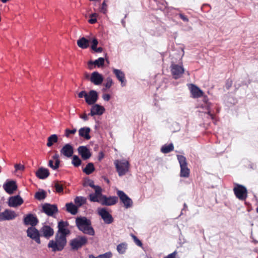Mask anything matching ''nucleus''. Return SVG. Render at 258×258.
<instances>
[{
  "label": "nucleus",
  "instance_id": "18",
  "mask_svg": "<svg viewBox=\"0 0 258 258\" xmlns=\"http://www.w3.org/2000/svg\"><path fill=\"white\" fill-rule=\"evenodd\" d=\"M41 236L48 239L54 234V230L52 228L48 225H43L40 229Z\"/></svg>",
  "mask_w": 258,
  "mask_h": 258
},
{
  "label": "nucleus",
  "instance_id": "2",
  "mask_svg": "<svg viewBox=\"0 0 258 258\" xmlns=\"http://www.w3.org/2000/svg\"><path fill=\"white\" fill-rule=\"evenodd\" d=\"M66 244V237L58 235V233H56L55 236V240H50L48 244V247L51 248L53 252L60 251L63 250Z\"/></svg>",
  "mask_w": 258,
  "mask_h": 258
},
{
  "label": "nucleus",
  "instance_id": "6",
  "mask_svg": "<svg viewBox=\"0 0 258 258\" xmlns=\"http://www.w3.org/2000/svg\"><path fill=\"white\" fill-rule=\"evenodd\" d=\"M88 242V239L85 236H78L72 239L70 241V246L72 250H76L81 248Z\"/></svg>",
  "mask_w": 258,
  "mask_h": 258
},
{
  "label": "nucleus",
  "instance_id": "46",
  "mask_svg": "<svg viewBox=\"0 0 258 258\" xmlns=\"http://www.w3.org/2000/svg\"><path fill=\"white\" fill-rule=\"evenodd\" d=\"M68 225V223L67 222H63L62 221H61L58 222V228L59 229H62V228H66V227H67Z\"/></svg>",
  "mask_w": 258,
  "mask_h": 258
},
{
  "label": "nucleus",
  "instance_id": "61",
  "mask_svg": "<svg viewBox=\"0 0 258 258\" xmlns=\"http://www.w3.org/2000/svg\"><path fill=\"white\" fill-rule=\"evenodd\" d=\"M183 207H184V208L182 209V210H183L185 208H187V205H186V204L185 203L184 204Z\"/></svg>",
  "mask_w": 258,
  "mask_h": 258
},
{
  "label": "nucleus",
  "instance_id": "33",
  "mask_svg": "<svg viewBox=\"0 0 258 258\" xmlns=\"http://www.w3.org/2000/svg\"><path fill=\"white\" fill-rule=\"evenodd\" d=\"M58 142V137L56 134L51 135L47 139V146L48 147H51L54 143Z\"/></svg>",
  "mask_w": 258,
  "mask_h": 258
},
{
  "label": "nucleus",
  "instance_id": "38",
  "mask_svg": "<svg viewBox=\"0 0 258 258\" xmlns=\"http://www.w3.org/2000/svg\"><path fill=\"white\" fill-rule=\"evenodd\" d=\"M127 248V245L125 243H121L117 246V250L120 254H123L125 253Z\"/></svg>",
  "mask_w": 258,
  "mask_h": 258
},
{
  "label": "nucleus",
  "instance_id": "27",
  "mask_svg": "<svg viewBox=\"0 0 258 258\" xmlns=\"http://www.w3.org/2000/svg\"><path fill=\"white\" fill-rule=\"evenodd\" d=\"M90 131L91 130L89 127H82L79 130V136L88 140L91 138V136L89 135Z\"/></svg>",
  "mask_w": 258,
  "mask_h": 258
},
{
  "label": "nucleus",
  "instance_id": "10",
  "mask_svg": "<svg viewBox=\"0 0 258 258\" xmlns=\"http://www.w3.org/2000/svg\"><path fill=\"white\" fill-rule=\"evenodd\" d=\"M171 72L173 78L175 79L180 78L184 73V69L182 66L176 64H172L170 67Z\"/></svg>",
  "mask_w": 258,
  "mask_h": 258
},
{
  "label": "nucleus",
  "instance_id": "29",
  "mask_svg": "<svg viewBox=\"0 0 258 258\" xmlns=\"http://www.w3.org/2000/svg\"><path fill=\"white\" fill-rule=\"evenodd\" d=\"M89 40L83 37L77 40V45L82 49H86L89 47Z\"/></svg>",
  "mask_w": 258,
  "mask_h": 258
},
{
  "label": "nucleus",
  "instance_id": "49",
  "mask_svg": "<svg viewBox=\"0 0 258 258\" xmlns=\"http://www.w3.org/2000/svg\"><path fill=\"white\" fill-rule=\"evenodd\" d=\"M111 256L112 253L111 252H107L99 255V258H111Z\"/></svg>",
  "mask_w": 258,
  "mask_h": 258
},
{
  "label": "nucleus",
  "instance_id": "32",
  "mask_svg": "<svg viewBox=\"0 0 258 258\" xmlns=\"http://www.w3.org/2000/svg\"><path fill=\"white\" fill-rule=\"evenodd\" d=\"M95 170L94 164L93 163H88L86 167L83 169V171L87 175L91 174Z\"/></svg>",
  "mask_w": 258,
  "mask_h": 258
},
{
  "label": "nucleus",
  "instance_id": "17",
  "mask_svg": "<svg viewBox=\"0 0 258 258\" xmlns=\"http://www.w3.org/2000/svg\"><path fill=\"white\" fill-rule=\"evenodd\" d=\"M98 99V94L97 91L94 90H90L85 97V101L89 105L94 104Z\"/></svg>",
  "mask_w": 258,
  "mask_h": 258
},
{
  "label": "nucleus",
  "instance_id": "51",
  "mask_svg": "<svg viewBox=\"0 0 258 258\" xmlns=\"http://www.w3.org/2000/svg\"><path fill=\"white\" fill-rule=\"evenodd\" d=\"M233 82L231 79H228L226 80V83H225V87L228 90L232 86Z\"/></svg>",
  "mask_w": 258,
  "mask_h": 258
},
{
  "label": "nucleus",
  "instance_id": "19",
  "mask_svg": "<svg viewBox=\"0 0 258 258\" xmlns=\"http://www.w3.org/2000/svg\"><path fill=\"white\" fill-rule=\"evenodd\" d=\"M24 223L26 225H31L34 227L38 223V220L33 214H28L24 218Z\"/></svg>",
  "mask_w": 258,
  "mask_h": 258
},
{
  "label": "nucleus",
  "instance_id": "21",
  "mask_svg": "<svg viewBox=\"0 0 258 258\" xmlns=\"http://www.w3.org/2000/svg\"><path fill=\"white\" fill-rule=\"evenodd\" d=\"M90 81L95 85H100L103 81V77L101 74L95 71L91 74Z\"/></svg>",
  "mask_w": 258,
  "mask_h": 258
},
{
  "label": "nucleus",
  "instance_id": "39",
  "mask_svg": "<svg viewBox=\"0 0 258 258\" xmlns=\"http://www.w3.org/2000/svg\"><path fill=\"white\" fill-rule=\"evenodd\" d=\"M77 132V128H74L72 130L66 128L64 131V136L67 138H70L72 136L74 135Z\"/></svg>",
  "mask_w": 258,
  "mask_h": 258
},
{
  "label": "nucleus",
  "instance_id": "55",
  "mask_svg": "<svg viewBox=\"0 0 258 258\" xmlns=\"http://www.w3.org/2000/svg\"><path fill=\"white\" fill-rule=\"evenodd\" d=\"M93 50L96 52L100 53L103 51V48L101 47H97V46H96V47H95V50Z\"/></svg>",
  "mask_w": 258,
  "mask_h": 258
},
{
  "label": "nucleus",
  "instance_id": "47",
  "mask_svg": "<svg viewBox=\"0 0 258 258\" xmlns=\"http://www.w3.org/2000/svg\"><path fill=\"white\" fill-rule=\"evenodd\" d=\"M132 237L134 239V242L135 243L139 246H142L143 244L142 241L139 240L138 237L134 235H132Z\"/></svg>",
  "mask_w": 258,
  "mask_h": 258
},
{
  "label": "nucleus",
  "instance_id": "30",
  "mask_svg": "<svg viewBox=\"0 0 258 258\" xmlns=\"http://www.w3.org/2000/svg\"><path fill=\"white\" fill-rule=\"evenodd\" d=\"M46 196V192L43 189H39L38 191L35 193L34 198L39 201H41L45 199Z\"/></svg>",
  "mask_w": 258,
  "mask_h": 258
},
{
  "label": "nucleus",
  "instance_id": "58",
  "mask_svg": "<svg viewBox=\"0 0 258 258\" xmlns=\"http://www.w3.org/2000/svg\"><path fill=\"white\" fill-rule=\"evenodd\" d=\"M103 178L105 182H106L107 183H109V179L107 177H106L105 176H103Z\"/></svg>",
  "mask_w": 258,
  "mask_h": 258
},
{
  "label": "nucleus",
  "instance_id": "9",
  "mask_svg": "<svg viewBox=\"0 0 258 258\" xmlns=\"http://www.w3.org/2000/svg\"><path fill=\"white\" fill-rule=\"evenodd\" d=\"M26 232L28 237L34 240L37 243H41L40 237L41 236L40 230L39 231L35 227H30L27 229Z\"/></svg>",
  "mask_w": 258,
  "mask_h": 258
},
{
  "label": "nucleus",
  "instance_id": "50",
  "mask_svg": "<svg viewBox=\"0 0 258 258\" xmlns=\"http://www.w3.org/2000/svg\"><path fill=\"white\" fill-rule=\"evenodd\" d=\"M178 16L179 18L184 22H188L189 20L187 17L183 13H179Z\"/></svg>",
  "mask_w": 258,
  "mask_h": 258
},
{
  "label": "nucleus",
  "instance_id": "26",
  "mask_svg": "<svg viewBox=\"0 0 258 258\" xmlns=\"http://www.w3.org/2000/svg\"><path fill=\"white\" fill-rule=\"evenodd\" d=\"M190 85V92L194 98H199L203 96V92L199 88L194 84Z\"/></svg>",
  "mask_w": 258,
  "mask_h": 258
},
{
  "label": "nucleus",
  "instance_id": "40",
  "mask_svg": "<svg viewBox=\"0 0 258 258\" xmlns=\"http://www.w3.org/2000/svg\"><path fill=\"white\" fill-rule=\"evenodd\" d=\"M54 187L55 189V191L57 193L63 192V185L60 184L58 181H56L54 185Z\"/></svg>",
  "mask_w": 258,
  "mask_h": 258
},
{
  "label": "nucleus",
  "instance_id": "24",
  "mask_svg": "<svg viewBox=\"0 0 258 258\" xmlns=\"http://www.w3.org/2000/svg\"><path fill=\"white\" fill-rule=\"evenodd\" d=\"M112 71L118 80L121 82V86H124L126 84L124 73L121 70L116 69H113Z\"/></svg>",
  "mask_w": 258,
  "mask_h": 258
},
{
  "label": "nucleus",
  "instance_id": "5",
  "mask_svg": "<svg viewBox=\"0 0 258 258\" xmlns=\"http://www.w3.org/2000/svg\"><path fill=\"white\" fill-rule=\"evenodd\" d=\"M83 186L84 187L89 186L95 189V193L90 194L89 195V200L91 202L97 201V197H98V195L101 194L102 190V188L99 186L94 185V181L89 179H87L84 181Z\"/></svg>",
  "mask_w": 258,
  "mask_h": 258
},
{
  "label": "nucleus",
  "instance_id": "14",
  "mask_svg": "<svg viewBox=\"0 0 258 258\" xmlns=\"http://www.w3.org/2000/svg\"><path fill=\"white\" fill-rule=\"evenodd\" d=\"M16 217L17 214L14 211L6 209L3 212L0 213V221L12 220Z\"/></svg>",
  "mask_w": 258,
  "mask_h": 258
},
{
  "label": "nucleus",
  "instance_id": "11",
  "mask_svg": "<svg viewBox=\"0 0 258 258\" xmlns=\"http://www.w3.org/2000/svg\"><path fill=\"white\" fill-rule=\"evenodd\" d=\"M117 194L120 201L123 204L125 208H131L133 205L132 199L128 197L123 191L117 190Z\"/></svg>",
  "mask_w": 258,
  "mask_h": 258
},
{
  "label": "nucleus",
  "instance_id": "59",
  "mask_svg": "<svg viewBox=\"0 0 258 258\" xmlns=\"http://www.w3.org/2000/svg\"><path fill=\"white\" fill-rule=\"evenodd\" d=\"M85 78L86 79H90V75H89V74L88 73H86L85 74Z\"/></svg>",
  "mask_w": 258,
  "mask_h": 258
},
{
  "label": "nucleus",
  "instance_id": "25",
  "mask_svg": "<svg viewBox=\"0 0 258 258\" xmlns=\"http://www.w3.org/2000/svg\"><path fill=\"white\" fill-rule=\"evenodd\" d=\"M50 174L48 169L41 167L38 168L36 172V176L40 179H45L47 178Z\"/></svg>",
  "mask_w": 258,
  "mask_h": 258
},
{
  "label": "nucleus",
  "instance_id": "12",
  "mask_svg": "<svg viewBox=\"0 0 258 258\" xmlns=\"http://www.w3.org/2000/svg\"><path fill=\"white\" fill-rule=\"evenodd\" d=\"M74 152L73 146L70 143L65 144L60 150V155L68 158L73 156Z\"/></svg>",
  "mask_w": 258,
  "mask_h": 258
},
{
  "label": "nucleus",
  "instance_id": "35",
  "mask_svg": "<svg viewBox=\"0 0 258 258\" xmlns=\"http://www.w3.org/2000/svg\"><path fill=\"white\" fill-rule=\"evenodd\" d=\"M174 150V146L172 143L168 145H164L161 149V151L163 153H168Z\"/></svg>",
  "mask_w": 258,
  "mask_h": 258
},
{
  "label": "nucleus",
  "instance_id": "45",
  "mask_svg": "<svg viewBox=\"0 0 258 258\" xmlns=\"http://www.w3.org/2000/svg\"><path fill=\"white\" fill-rule=\"evenodd\" d=\"M91 49L92 50H95V47H96L98 44V40L96 38H93L91 41Z\"/></svg>",
  "mask_w": 258,
  "mask_h": 258
},
{
  "label": "nucleus",
  "instance_id": "48",
  "mask_svg": "<svg viewBox=\"0 0 258 258\" xmlns=\"http://www.w3.org/2000/svg\"><path fill=\"white\" fill-rule=\"evenodd\" d=\"M15 170L23 171L25 169V166L21 164H16L15 165Z\"/></svg>",
  "mask_w": 258,
  "mask_h": 258
},
{
  "label": "nucleus",
  "instance_id": "31",
  "mask_svg": "<svg viewBox=\"0 0 258 258\" xmlns=\"http://www.w3.org/2000/svg\"><path fill=\"white\" fill-rule=\"evenodd\" d=\"M86 202L87 199L85 197L82 196L76 197L74 199L75 205L77 206L78 208L86 204Z\"/></svg>",
  "mask_w": 258,
  "mask_h": 258
},
{
  "label": "nucleus",
  "instance_id": "7",
  "mask_svg": "<svg viewBox=\"0 0 258 258\" xmlns=\"http://www.w3.org/2000/svg\"><path fill=\"white\" fill-rule=\"evenodd\" d=\"M233 191L236 197L239 200L244 201L247 197V189L242 185L235 183Z\"/></svg>",
  "mask_w": 258,
  "mask_h": 258
},
{
  "label": "nucleus",
  "instance_id": "57",
  "mask_svg": "<svg viewBox=\"0 0 258 258\" xmlns=\"http://www.w3.org/2000/svg\"><path fill=\"white\" fill-rule=\"evenodd\" d=\"M52 158L53 160H55V162L56 161H60L59 159V155L57 154H54L53 156H52Z\"/></svg>",
  "mask_w": 258,
  "mask_h": 258
},
{
  "label": "nucleus",
  "instance_id": "28",
  "mask_svg": "<svg viewBox=\"0 0 258 258\" xmlns=\"http://www.w3.org/2000/svg\"><path fill=\"white\" fill-rule=\"evenodd\" d=\"M66 210L68 212L73 215H75L78 212L77 206L73 203H68L66 204Z\"/></svg>",
  "mask_w": 258,
  "mask_h": 258
},
{
  "label": "nucleus",
  "instance_id": "37",
  "mask_svg": "<svg viewBox=\"0 0 258 258\" xmlns=\"http://www.w3.org/2000/svg\"><path fill=\"white\" fill-rule=\"evenodd\" d=\"M203 101L205 103L207 109L208 110L207 113L210 115L212 119H214L213 115L211 113V111H210L211 103L208 102V98L207 96H205L204 97Z\"/></svg>",
  "mask_w": 258,
  "mask_h": 258
},
{
  "label": "nucleus",
  "instance_id": "8",
  "mask_svg": "<svg viewBox=\"0 0 258 258\" xmlns=\"http://www.w3.org/2000/svg\"><path fill=\"white\" fill-rule=\"evenodd\" d=\"M114 164L119 176L125 175L128 171L130 164L128 161L116 160L114 162Z\"/></svg>",
  "mask_w": 258,
  "mask_h": 258
},
{
  "label": "nucleus",
  "instance_id": "20",
  "mask_svg": "<svg viewBox=\"0 0 258 258\" xmlns=\"http://www.w3.org/2000/svg\"><path fill=\"white\" fill-rule=\"evenodd\" d=\"M23 202V199L19 195H17L9 198L8 205L10 207H17L21 205Z\"/></svg>",
  "mask_w": 258,
  "mask_h": 258
},
{
  "label": "nucleus",
  "instance_id": "60",
  "mask_svg": "<svg viewBox=\"0 0 258 258\" xmlns=\"http://www.w3.org/2000/svg\"><path fill=\"white\" fill-rule=\"evenodd\" d=\"M121 23H122V25H123V26H125V21H124V19H122V20H121Z\"/></svg>",
  "mask_w": 258,
  "mask_h": 258
},
{
  "label": "nucleus",
  "instance_id": "41",
  "mask_svg": "<svg viewBox=\"0 0 258 258\" xmlns=\"http://www.w3.org/2000/svg\"><path fill=\"white\" fill-rule=\"evenodd\" d=\"M60 161H56L53 164V161L50 160L48 162V166L53 170H56L59 168Z\"/></svg>",
  "mask_w": 258,
  "mask_h": 258
},
{
  "label": "nucleus",
  "instance_id": "16",
  "mask_svg": "<svg viewBox=\"0 0 258 258\" xmlns=\"http://www.w3.org/2000/svg\"><path fill=\"white\" fill-rule=\"evenodd\" d=\"M43 212L49 216H52L54 214L58 212V209L56 205H51L45 203L42 206Z\"/></svg>",
  "mask_w": 258,
  "mask_h": 258
},
{
  "label": "nucleus",
  "instance_id": "15",
  "mask_svg": "<svg viewBox=\"0 0 258 258\" xmlns=\"http://www.w3.org/2000/svg\"><path fill=\"white\" fill-rule=\"evenodd\" d=\"M16 182L14 180H7L3 184V188L9 194H13L14 191L17 189Z\"/></svg>",
  "mask_w": 258,
  "mask_h": 258
},
{
  "label": "nucleus",
  "instance_id": "22",
  "mask_svg": "<svg viewBox=\"0 0 258 258\" xmlns=\"http://www.w3.org/2000/svg\"><path fill=\"white\" fill-rule=\"evenodd\" d=\"M78 152L84 160L89 159L92 155L90 150L86 146H84L79 147Z\"/></svg>",
  "mask_w": 258,
  "mask_h": 258
},
{
  "label": "nucleus",
  "instance_id": "64",
  "mask_svg": "<svg viewBox=\"0 0 258 258\" xmlns=\"http://www.w3.org/2000/svg\"><path fill=\"white\" fill-rule=\"evenodd\" d=\"M256 211L258 213V207L256 209Z\"/></svg>",
  "mask_w": 258,
  "mask_h": 258
},
{
  "label": "nucleus",
  "instance_id": "52",
  "mask_svg": "<svg viewBox=\"0 0 258 258\" xmlns=\"http://www.w3.org/2000/svg\"><path fill=\"white\" fill-rule=\"evenodd\" d=\"M107 5L106 4V2L104 1L102 4V6L101 8V12L103 14H105L107 11Z\"/></svg>",
  "mask_w": 258,
  "mask_h": 258
},
{
  "label": "nucleus",
  "instance_id": "56",
  "mask_svg": "<svg viewBox=\"0 0 258 258\" xmlns=\"http://www.w3.org/2000/svg\"><path fill=\"white\" fill-rule=\"evenodd\" d=\"M80 117L84 120L85 121H86L88 119V116L86 113H84V114L82 115H80Z\"/></svg>",
  "mask_w": 258,
  "mask_h": 258
},
{
  "label": "nucleus",
  "instance_id": "43",
  "mask_svg": "<svg viewBox=\"0 0 258 258\" xmlns=\"http://www.w3.org/2000/svg\"><path fill=\"white\" fill-rule=\"evenodd\" d=\"M112 84H113V81H112V79L110 77H108L106 79V83L105 84V86L106 88H107V89L110 88L111 87V86H112Z\"/></svg>",
  "mask_w": 258,
  "mask_h": 258
},
{
  "label": "nucleus",
  "instance_id": "36",
  "mask_svg": "<svg viewBox=\"0 0 258 258\" xmlns=\"http://www.w3.org/2000/svg\"><path fill=\"white\" fill-rule=\"evenodd\" d=\"M72 164L74 167H78L82 164V161L77 155H73Z\"/></svg>",
  "mask_w": 258,
  "mask_h": 258
},
{
  "label": "nucleus",
  "instance_id": "23",
  "mask_svg": "<svg viewBox=\"0 0 258 258\" xmlns=\"http://www.w3.org/2000/svg\"><path fill=\"white\" fill-rule=\"evenodd\" d=\"M105 111V108L103 106L98 104H94L92 106L90 113L89 115L94 116L95 115H101L103 114Z\"/></svg>",
  "mask_w": 258,
  "mask_h": 258
},
{
  "label": "nucleus",
  "instance_id": "13",
  "mask_svg": "<svg viewBox=\"0 0 258 258\" xmlns=\"http://www.w3.org/2000/svg\"><path fill=\"white\" fill-rule=\"evenodd\" d=\"M98 214L101 217L105 224H109L113 222V218L112 216L105 208H103L98 209Z\"/></svg>",
  "mask_w": 258,
  "mask_h": 258
},
{
  "label": "nucleus",
  "instance_id": "53",
  "mask_svg": "<svg viewBox=\"0 0 258 258\" xmlns=\"http://www.w3.org/2000/svg\"><path fill=\"white\" fill-rule=\"evenodd\" d=\"M87 95V93L85 91H82L78 94V97L80 98H82L83 97H86Z\"/></svg>",
  "mask_w": 258,
  "mask_h": 258
},
{
  "label": "nucleus",
  "instance_id": "54",
  "mask_svg": "<svg viewBox=\"0 0 258 258\" xmlns=\"http://www.w3.org/2000/svg\"><path fill=\"white\" fill-rule=\"evenodd\" d=\"M102 98L104 100L108 101L110 99V95L108 94H104L102 95Z\"/></svg>",
  "mask_w": 258,
  "mask_h": 258
},
{
  "label": "nucleus",
  "instance_id": "42",
  "mask_svg": "<svg viewBox=\"0 0 258 258\" xmlns=\"http://www.w3.org/2000/svg\"><path fill=\"white\" fill-rule=\"evenodd\" d=\"M56 233H58V235L66 237L70 233V230L66 228L59 229Z\"/></svg>",
  "mask_w": 258,
  "mask_h": 258
},
{
  "label": "nucleus",
  "instance_id": "34",
  "mask_svg": "<svg viewBox=\"0 0 258 258\" xmlns=\"http://www.w3.org/2000/svg\"><path fill=\"white\" fill-rule=\"evenodd\" d=\"M105 59L103 57H99L94 61L90 60L89 61V64H94L96 66L100 68L104 66Z\"/></svg>",
  "mask_w": 258,
  "mask_h": 258
},
{
  "label": "nucleus",
  "instance_id": "62",
  "mask_svg": "<svg viewBox=\"0 0 258 258\" xmlns=\"http://www.w3.org/2000/svg\"><path fill=\"white\" fill-rule=\"evenodd\" d=\"M89 258H96V257H95L94 256H93V255H90Z\"/></svg>",
  "mask_w": 258,
  "mask_h": 258
},
{
  "label": "nucleus",
  "instance_id": "3",
  "mask_svg": "<svg viewBox=\"0 0 258 258\" xmlns=\"http://www.w3.org/2000/svg\"><path fill=\"white\" fill-rule=\"evenodd\" d=\"M177 158L180 165V176L181 177L187 178L189 176L190 170L187 167V163L186 158L180 155H177Z\"/></svg>",
  "mask_w": 258,
  "mask_h": 258
},
{
  "label": "nucleus",
  "instance_id": "44",
  "mask_svg": "<svg viewBox=\"0 0 258 258\" xmlns=\"http://www.w3.org/2000/svg\"><path fill=\"white\" fill-rule=\"evenodd\" d=\"M97 14L96 13H94L91 14V18L88 20V22L91 24H94L97 22V19L96 18Z\"/></svg>",
  "mask_w": 258,
  "mask_h": 258
},
{
  "label": "nucleus",
  "instance_id": "1",
  "mask_svg": "<svg viewBox=\"0 0 258 258\" xmlns=\"http://www.w3.org/2000/svg\"><path fill=\"white\" fill-rule=\"evenodd\" d=\"M76 224L79 230L91 236L95 235V231L91 226V222L86 217H79L76 219Z\"/></svg>",
  "mask_w": 258,
  "mask_h": 258
},
{
  "label": "nucleus",
  "instance_id": "63",
  "mask_svg": "<svg viewBox=\"0 0 258 258\" xmlns=\"http://www.w3.org/2000/svg\"><path fill=\"white\" fill-rule=\"evenodd\" d=\"M102 158H103V155H102V156H100L99 157V160H100Z\"/></svg>",
  "mask_w": 258,
  "mask_h": 258
},
{
  "label": "nucleus",
  "instance_id": "4",
  "mask_svg": "<svg viewBox=\"0 0 258 258\" xmlns=\"http://www.w3.org/2000/svg\"><path fill=\"white\" fill-rule=\"evenodd\" d=\"M97 200L92 202H98L102 205L109 206L115 205L118 201V198L116 196L107 197L105 195H102L101 192V194L97 197Z\"/></svg>",
  "mask_w": 258,
  "mask_h": 258
}]
</instances>
